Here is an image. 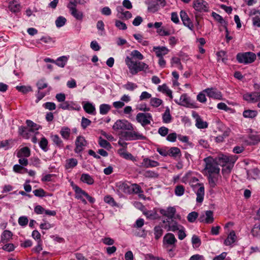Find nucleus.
I'll list each match as a JSON object with an SVG mask.
<instances>
[{"label":"nucleus","instance_id":"nucleus-1","mask_svg":"<svg viewBox=\"0 0 260 260\" xmlns=\"http://www.w3.org/2000/svg\"><path fill=\"white\" fill-rule=\"evenodd\" d=\"M125 62L129 69V72L132 75H136L141 71L146 72V70L149 69L148 65L145 62L134 60L133 58H130L129 56L126 57Z\"/></svg>","mask_w":260,"mask_h":260},{"label":"nucleus","instance_id":"nucleus-2","mask_svg":"<svg viewBox=\"0 0 260 260\" xmlns=\"http://www.w3.org/2000/svg\"><path fill=\"white\" fill-rule=\"evenodd\" d=\"M205 162V171L207 173V175H219L220 168L216 162L214 160V158L209 156L204 159Z\"/></svg>","mask_w":260,"mask_h":260},{"label":"nucleus","instance_id":"nucleus-3","mask_svg":"<svg viewBox=\"0 0 260 260\" xmlns=\"http://www.w3.org/2000/svg\"><path fill=\"white\" fill-rule=\"evenodd\" d=\"M177 242V240L174 235L172 233H168L163 238V247L169 251H172L173 249L176 247Z\"/></svg>","mask_w":260,"mask_h":260},{"label":"nucleus","instance_id":"nucleus-4","mask_svg":"<svg viewBox=\"0 0 260 260\" xmlns=\"http://www.w3.org/2000/svg\"><path fill=\"white\" fill-rule=\"evenodd\" d=\"M236 59L240 63L248 64L254 61L256 55L251 52L238 53Z\"/></svg>","mask_w":260,"mask_h":260},{"label":"nucleus","instance_id":"nucleus-5","mask_svg":"<svg viewBox=\"0 0 260 260\" xmlns=\"http://www.w3.org/2000/svg\"><path fill=\"white\" fill-rule=\"evenodd\" d=\"M128 131L123 132L121 133V137L127 141H134L137 140H144L146 139V137L142 134L133 130H127Z\"/></svg>","mask_w":260,"mask_h":260},{"label":"nucleus","instance_id":"nucleus-6","mask_svg":"<svg viewBox=\"0 0 260 260\" xmlns=\"http://www.w3.org/2000/svg\"><path fill=\"white\" fill-rule=\"evenodd\" d=\"M112 128L116 131L119 130H133V125L126 120H117L112 126Z\"/></svg>","mask_w":260,"mask_h":260},{"label":"nucleus","instance_id":"nucleus-7","mask_svg":"<svg viewBox=\"0 0 260 260\" xmlns=\"http://www.w3.org/2000/svg\"><path fill=\"white\" fill-rule=\"evenodd\" d=\"M237 157L236 156H228L223 154L218 155L214 158L218 165L224 166L230 162H235Z\"/></svg>","mask_w":260,"mask_h":260},{"label":"nucleus","instance_id":"nucleus-8","mask_svg":"<svg viewBox=\"0 0 260 260\" xmlns=\"http://www.w3.org/2000/svg\"><path fill=\"white\" fill-rule=\"evenodd\" d=\"M136 120L142 126H145L150 124L153 120L152 115L149 113H139L136 115Z\"/></svg>","mask_w":260,"mask_h":260},{"label":"nucleus","instance_id":"nucleus-9","mask_svg":"<svg viewBox=\"0 0 260 260\" xmlns=\"http://www.w3.org/2000/svg\"><path fill=\"white\" fill-rule=\"evenodd\" d=\"M162 222L164 223V228L168 231L175 232L182 226L173 218L166 219L164 220Z\"/></svg>","mask_w":260,"mask_h":260},{"label":"nucleus","instance_id":"nucleus-10","mask_svg":"<svg viewBox=\"0 0 260 260\" xmlns=\"http://www.w3.org/2000/svg\"><path fill=\"white\" fill-rule=\"evenodd\" d=\"M192 7L199 12H207L209 9L208 4L204 0H194L193 2Z\"/></svg>","mask_w":260,"mask_h":260},{"label":"nucleus","instance_id":"nucleus-11","mask_svg":"<svg viewBox=\"0 0 260 260\" xmlns=\"http://www.w3.org/2000/svg\"><path fill=\"white\" fill-rule=\"evenodd\" d=\"M191 115L195 120V125L197 128L199 129H204L208 127V122L204 121L197 112L192 111Z\"/></svg>","mask_w":260,"mask_h":260},{"label":"nucleus","instance_id":"nucleus-12","mask_svg":"<svg viewBox=\"0 0 260 260\" xmlns=\"http://www.w3.org/2000/svg\"><path fill=\"white\" fill-rule=\"evenodd\" d=\"M198 179L191 176V173H187L182 178V181L184 183L188 182L193 190H196L199 184L202 183H198Z\"/></svg>","mask_w":260,"mask_h":260},{"label":"nucleus","instance_id":"nucleus-13","mask_svg":"<svg viewBox=\"0 0 260 260\" xmlns=\"http://www.w3.org/2000/svg\"><path fill=\"white\" fill-rule=\"evenodd\" d=\"M207 96L210 98L215 100H221L222 99V95L221 92L215 88H208L203 90Z\"/></svg>","mask_w":260,"mask_h":260},{"label":"nucleus","instance_id":"nucleus-14","mask_svg":"<svg viewBox=\"0 0 260 260\" xmlns=\"http://www.w3.org/2000/svg\"><path fill=\"white\" fill-rule=\"evenodd\" d=\"M87 143L84 137L83 136H78L75 141V148L74 151L76 153H79L82 152L84 147L86 146Z\"/></svg>","mask_w":260,"mask_h":260},{"label":"nucleus","instance_id":"nucleus-15","mask_svg":"<svg viewBox=\"0 0 260 260\" xmlns=\"http://www.w3.org/2000/svg\"><path fill=\"white\" fill-rule=\"evenodd\" d=\"M180 17L184 25L187 27L190 30L192 31L193 30V24L187 13L184 10L180 11Z\"/></svg>","mask_w":260,"mask_h":260},{"label":"nucleus","instance_id":"nucleus-16","mask_svg":"<svg viewBox=\"0 0 260 260\" xmlns=\"http://www.w3.org/2000/svg\"><path fill=\"white\" fill-rule=\"evenodd\" d=\"M115 186L118 191L126 194H131V185L128 182L119 181L116 183Z\"/></svg>","mask_w":260,"mask_h":260},{"label":"nucleus","instance_id":"nucleus-17","mask_svg":"<svg viewBox=\"0 0 260 260\" xmlns=\"http://www.w3.org/2000/svg\"><path fill=\"white\" fill-rule=\"evenodd\" d=\"M175 102L178 105L186 107H191L193 106V104L191 103L190 98L187 95V94H182L179 99V101L175 100Z\"/></svg>","mask_w":260,"mask_h":260},{"label":"nucleus","instance_id":"nucleus-18","mask_svg":"<svg viewBox=\"0 0 260 260\" xmlns=\"http://www.w3.org/2000/svg\"><path fill=\"white\" fill-rule=\"evenodd\" d=\"M198 188L194 190L197 194L196 201L197 203H202L204 200L205 195V188L203 184H199Z\"/></svg>","mask_w":260,"mask_h":260},{"label":"nucleus","instance_id":"nucleus-19","mask_svg":"<svg viewBox=\"0 0 260 260\" xmlns=\"http://www.w3.org/2000/svg\"><path fill=\"white\" fill-rule=\"evenodd\" d=\"M159 212L163 216L167 217V219H170L174 217L176 210L175 208L173 207H169L166 209H160Z\"/></svg>","mask_w":260,"mask_h":260},{"label":"nucleus","instance_id":"nucleus-20","mask_svg":"<svg viewBox=\"0 0 260 260\" xmlns=\"http://www.w3.org/2000/svg\"><path fill=\"white\" fill-rule=\"evenodd\" d=\"M153 51H154L157 57H163L167 54L169 50L165 46H154L153 47Z\"/></svg>","mask_w":260,"mask_h":260},{"label":"nucleus","instance_id":"nucleus-21","mask_svg":"<svg viewBox=\"0 0 260 260\" xmlns=\"http://www.w3.org/2000/svg\"><path fill=\"white\" fill-rule=\"evenodd\" d=\"M83 108L85 112L89 114L92 115L96 114V109L94 105L89 102L83 103Z\"/></svg>","mask_w":260,"mask_h":260},{"label":"nucleus","instance_id":"nucleus-22","mask_svg":"<svg viewBox=\"0 0 260 260\" xmlns=\"http://www.w3.org/2000/svg\"><path fill=\"white\" fill-rule=\"evenodd\" d=\"M31 128L27 126H21L19 127L18 133L23 138L28 139L29 138L30 133H34L35 131L31 129Z\"/></svg>","mask_w":260,"mask_h":260},{"label":"nucleus","instance_id":"nucleus-23","mask_svg":"<svg viewBox=\"0 0 260 260\" xmlns=\"http://www.w3.org/2000/svg\"><path fill=\"white\" fill-rule=\"evenodd\" d=\"M13 233L9 230H5L1 235V243H6L12 238Z\"/></svg>","mask_w":260,"mask_h":260},{"label":"nucleus","instance_id":"nucleus-24","mask_svg":"<svg viewBox=\"0 0 260 260\" xmlns=\"http://www.w3.org/2000/svg\"><path fill=\"white\" fill-rule=\"evenodd\" d=\"M236 235L234 231H232L228 235L227 238L224 241L226 246H230L236 241Z\"/></svg>","mask_w":260,"mask_h":260},{"label":"nucleus","instance_id":"nucleus-25","mask_svg":"<svg viewBox=\"0 0 260 260\" xmlns=\"http://www.w3.org/2000/svg\"><path fill=\"white\" fill-rule=\"evenodd\" d=\"M30 155V151L28 147L21 148L17 153V157H28Z\"/></svg>","mask_w":260,"mask_h":260},{"label":"nucleus","instance_id":"nucleus-26","mask_svg":"<svg viewBox=\"0 0 260 260\" xmlns=\"http://www.w3.org/2000/svg\"><path fill=\"white\" fill-rule=\"evenodd\" d=\"M168 155L174 158H176L181 156V151L178 147H172L169 149Z\"/></svg>","mask_w":260,"mask_h":260},{"label":"nucleus","instance_id":"nucleus-27","mask_svg":"<svg viewBox=\"0 0 260 260\" xmlns=\"http://www.w3.org/2000/svg\"><path fill=\"white\" fill-rule=\"evenodd\" d=\"M69 10L71 15L77 20H82L83 18V14L82 12L78 11L76 8H70Z\"/></svg>","mask_w":260,"mask_h":260},{"label":"nucleus","instance_id":"nucleus-28","mask_svg":"<svg viewBox=\"0 0 260 260\" xmlns=\"http://www.w3.org/2000/svg\"><path fill=\"white\" fill-rule=\"evenodd\" d=\"M80 180L88 185H92L94 183L93 178L88 174L83 173L80 177Z\"/></svg>","mask_w":260,"mask_h":260},{"label":"nucleus","instance_id":"nucleus-29","mask_svg":"<svg viewBox=\"0 0 260 260\" xmlns=\"http://www.w3.org/2000/svg\"><path fill=\"white\" fill-rule=\"evenodd\" d=\"M219 175H207L208 180L210 186L214 188L217 185Z\"/></svg>","mask_w":260,"mask_h":260},{"label":"nucleus","instance_id":"nucleus-30","mask_svg":"<svg viewBox=\"0 0 260 260\" xmlns=\"http://www.w3.org/2000/svg\"><path fill=\"white\" fill-rule=\"evenodd\" d=\"M158 90L160 92H162L163 93L167 94L170 98L172 99V92L169 88V87L166 84H164L162 85L158 86Z\"/></svg>","mask_w":260,"mask_h":260},{"label":"nucleus","instance_id":"nucleus-31","mask_svg":"<svg viewBox=\"0 0 260 260\" xmlns=\"http://www.w3.org/2000/svg\"><path fill=\"white\" fill-rule=\"evenodd\" d=\"M73 188L76 193V198L78 199H82L83 196L85 197L86 192L76 185H73Z\"/></svg>","mask_w":260,"mask_h":260},{"label":"nucleus","instance_id":"nucleus-32","mask_svg":"<svg viewBox=\"0 0 260 260\" xmlns=\"http://www.w3.org/2000/svg\"><path fill=\"white\" fill-rule=\"evenodd\" d=\"M143 164L146 168L155 167L159 166V163L155 160L145 158L143 159Z\"/></svg>","mask_w":260,"mask_h":260},{"label":"nucleus","instance_id":"nucleus-33","mask_svg":"<svg viewBox=\"0 0 260 260\" xmlns=\"http://www.w3.org/2000/svg\"><path fill=\"white\" fill-rule=\"evenodd\" d=\"M78 164V160L74 158L68 159L66 160L65 168L66 169H72Z\"/></svg>","mask_w":260,"mask_h":260},{"label":"nucleus","instance_id":"nucleus-34","mask_svg":"<svg viewBox=\"0 0 260 260\" xmlns=\"http://www.w3.org/2000/svg\"><path fill=\"white\" fill-rule=\"evenodd\" d=\"M60 134L64 139L68 140L71 135V129L68 127L63 126L60 131Z\"/></svg>","mask_w":260,"mask_h":260},{"label":"nucleus","instance_id":"nucleus-35","mask_svg":"<svg viewBox=\"0 0 260 260\" xmlns=\"http://www.w3.org/2000/svg\"><path fill=\"white\" fill-rule=\"evenodd\" d=\"M52 140L53 143L58 148H63L64 144L61 138L57 135H54L51 136Z\"/></svg>","mask_w":260,"mask_h":260},{"label":"nucleus","instance_id":"nucleus-36","mask_svg":"<svg viewBox=\"0 0 260 260\" xmlns=\"http://www.w3.org/2000/svg\"><path fill=\"white\" fill-rule=\"evenodd\" d=\"M257 115V112L256 110H246L243 112V116L246 118H254Z\"/></svg>","mask_w":260,"mask_h":260},{"label":"nucleus","instance_id":"nucleus-37","mask_svg":"<svg viewBox=\"0 0 260 260\" xmlns=\"http://www.w3.org/2000/svg\"><path fill=\"white\" fill-rule=\"evenodd\" d=\"M68 60V57L66 56H62L58 57L56 60H55L54 63L60 68H63L66 66Z\"/></svg>","mask_w":260,"mask_h":260},{"label":"nucleus","instance_id":"nucleus-38","mask_svg":"<svg viewBox=\"0 0 260 260\" xmlns=\"http://www.w3.org/2000/svg\"><path fill=\"white\" fill-rule=\"evenodd\" d=\"M129 58H133L134 60L138 59L141 60L143 59L144 56L143 54L138 50H134L131 52Z\"/></svg>","mask_w":260,"mask_h":260},{"label":"nucleus","instance_id":"nucleus-39","mask_svg":"<svg viewBox=\"0 0 260 260\" xmlns=\"http://www.w3.org/2000/svg\"><path fill=\"white\" fill-rule=\"evenodd\" d=\"M9 8L11 12L16 13L20 11V5L16 1L10 2Z\"/></svg>","mask_w":260,"mask_h":260},{"label":"nucleus","instance_id":"nucleus-40","mask_svg":"<svg viewBox=\"0 0 260 260\" xmlns=\"http://www.w3.org/2000/svg\"><path fill=\"white\" fill-rule=\"evenodd\" d=\"M100 113L101 115L107 114L111 110V106L109 104H103L100 106Z\"/></svg>","mask_w":260,"mask_h":260},{"label":"nucleus","instance_id":"nucleus-41","mask_svg":"<svg viewBox=\"0 0 260 260\" xmlns=\"http://www.w3.org/2000/svg\"><path fill=\"white\" fill-rule=\"evenodd\" d=\"M212 17L216 20L217 22L220 23L223 27H225L227 26V22L223 19V18L218 14L215 12H212Z\"/></svg>","mask_w":260,"mask_h":260},{"label":"nucleus","instance_id":"nucleus-42","mask_svg":"<svg viewBox=\"0 0 260 260\" xmlns=\"http://www.w3.org/2000/svg\"><path fill=\"white\" fill-rule=\"evenodd\" d=\"M234 163L235 162H231L230 163L226 164L224 166H222L223 167L222 169V172L224 175H229L231 173L233 168Z\"/></svg>","mask_w":260,"mask_h":260},{"label":"nucleus","instance_id":"nucleus-43","mask_svg":"<svg viewBox=\"0 0 260 260\" xmlns=\"http://www.w3.org/2000/svg\"><path fill=\"white\" fill-rule=\"evenodd\" d=\"M164 231L162 228L159 225L155 226L154 228V238L158 240L162 235Z\"/></svg>","mask_w":260,"mask_h":260},{"label":"nucleus","instance_id":"nucleus-44","mask_svg":"<svg viewBox=\"0 0 260 260\" xmlns=\"http://www.w3.org/2000/svg\"><path fill=\"white\" fill-rule=\"evenodd\" d=\"M13 170L14 172H15L16 173H19V174H24L27 172V169L24 167L20 165H15L13 166Z\"/></svg>","mask_w":260,"mask_h":260},{"label":"nucleus","instance_id":"nucleus-45","mask_svg":"<svg viewBox=\"0 0 260 260\" xmlns=\"http://www.w3.org/2000/svg\"><path fill=\"white\" fill-rule=\"evenodd\" d=\"M172 117L170 114V109L167 108L165 113L162 115V121L165 123H169L171 121Z\"/></svg>","mask_w":260,"mask_h":260},{"label":"nucleus","instance_id":"nucleus-46","mask_svg":"<svg viewBox=\"0 0 260 260\" xmlns=\"http://www.w3.org/2000/svg\"><path fill=\"white\" fill-rule=\"evenodd\" d=\"M131 194L135 193L138 194L139 193H143V190L139 185L136 183L132 184L131 185Z\"/></svg>","mask_w":260,"mask_h":260},{"label":"nucleus","instance_id":"nucleus-47","mask_svg":"<svg viewBox=\"0 0 260 260\" xmlns=\"http://www.w3.org/2000/svg\"><path fill=\"white\" fill-rule=\"evenodd\" d=\"M206 219L205 223H211L214 221L213 212L211 210H207L205 212Z\"/></svg>","mask_w":260,"mask_h":260},{"label":"nucleus","instance_id":"nucleus-48","mask_svg":"<svg viewBox=\"0 0 260 260\" xmlns=\"http://www.w3.org/2000/svg\"><path fill=\"white\" fill-rule=\"evenodd\" d=\"M48 142L47 139L44 137H42L41 139V141L39 142V146L40 148L45 152H46L48 150Z\"/></svg>","mask_w":260,"mask_h":260},{"label":"nucleus","instance_id":"nucleus-49","mask_svg":"<svg viewBox=\"0 0 260 260\" xmlns=\"http://www.w3.org/2000/svg\"><path fill=\"white\" fill-rule=\"evenodd\" d=\"M104 201L105 203L110 205L113 207L117 206V204L115 201L114 198L110 195L105 196L104 198Z\"/></svg>","mask_w":260,"mask_h":260},{"label":"nucleus","instance_id":"nucleus-50","mask_svg":"<svg viewBox=\"0 0 260 260\" xmlns=\"http://www.w3.org/2000/svg\"><path fill=\"white\" fill-rule=\"evenodd\" d=\"M172 66H176V67L179 70H183V66H182L180 59L178 57H174L171 60Z\"/></svg>","mask_w":260,"mask_h":260},{"label":"nucleus","instance_id":"nucleus-51","mask_svg":"<svg viewBox=\"0 0 260 260\" xmlns=\"http://www.w3.org/2000/svg\"><path fill=\"white\" fill-rule=\"evenodd\" d=\"M99 144L101 147L104 148L109 149L111 147L110 143L107 140L103 139L101 137L99 139Z\"/></svg>","mask_w":260,"mask_h":260},{"label":"nucleus","instance_id":"nucleus-52","mask_svg":"<svg viewBox=\"0 0 260 260\" xmlns=\"http://www.w3.org/2000/svg\"><path fill=\"white\" fill-rule=\"evenodd\" d=\"M16 89L24 94L27 93L29 91H32V88L30 86H17L16 87Z\"/></svg>","mask_w":260,"mask_h":260},{"label":"nucleus","instance_id":"nucleus-53","mask_svg":"<svg viewBox=\"0 0 260 260\" xmlns=\"http://www.w3.org/2000/svg\"><path fill=\"white\" fill-rule=\"evenodd\" d=\"M67 19L63 16L58 17L56 21L55 24L57 27H61L63 26L66 23Z\"/></svg>","mask_w":260,"mask_h":260},{"label":"nucleus","instance_id":"nucleus-54","mask_svg":"<svg viewBox=\"0 0 260 260\" xmlns=\"http://www.w3.org/2000/svg\"><path fill=\"white\" fill-rule=\"evenodd\" d=\"M198 217V213L197 212L193 211L189 213L187 217V220L191 223L196 221Z\"/></svg>","mask_w":260,"mask_h":260},{"label":"nucleus","instance_id":"nucleus-55","mask_svg":"<svg viewBox=\"0 0 260 260\" xmlns=\"http://www.w3.org/2000/svg\"><path fill=\"white\" fill-rule=\"evenodd\" d=\"M250 144L255 145L260 142V135H251L249 137Z\"/></svg>","mask_w":260,"mask_h":260},{"label":"nucleus","instance_id":"nucleus-56","mask_svg":"<svg viewBox=\"0 0 260 260\" xmlns=\"http://www.w3.org/2000/svg\"><path fill=\"white\" fill-rule=\"evenodd\" d=\"M123 87L126 90L129 91H133L138 87L136 84L131 82H127L126 84L123 85Z\"/></svg>","mask_w":260,"mask_h":260},{"label":"nucleus","instance_id":"nucleus-57","mask_svg":"<svg viewBox=\"0 0 260 260\" xmlns=\"http://www.w3.org/2000/svg\"><path fill=\"white\" fill-rule=\"evenodd\" d=\"M252 235L256 237H260V224L254 225L251 230Z\"/></svg>","mask_w":260,"mask_h":260},{"label":"nucleus","instance_id":"nucleus-58","mask_svg":"<svg viewBox=\"0 0 260 260\" xmlns=\"http://www.w3.org/2000/svg\"><path fill=\"white\" fill-rule=\"evenodd\" d=\"M191 242L193 246L196 247H199L201 244V241L200 239L197 235H193L191 238Z\"/></svg>","mask_w":260,"mask_h":260},{"label":"nucleus","instance_id":"nucleus-59","mask_svg":"<svg viewBox=\"0 0 260 260\" xmlns=\"http://www.w3.org/2000/svg\"><path fill=\"white\" fill-rule=\"evenodd\" d=\"M26 123L27 124V126L29 128H31V129L34 131H36L39 129V125L33 122L31 120H27L26 121Z\"/></svg>","mask_w":260,"mask_h":260},{"label":"nucleus","instance_id":"nucleus-60","mask_svg":"<svg viewBox=\"0 0 260 260\" xmlns=\"http://www.w3.org/2000/svg\"><path fill=\"white\" fill-rule=\"evenodd\" d=\"M19 224L21 226H25L28 223V218L25 216H20L18 220Z\"/></svg>","mask_w":260,"mask_h":260},{"label":"nucleus","instance_id":"nucleus-61","mask_svg":"<svg viewBox=\"0 0 260 260\" xmlns=\"http://www.w3.org/2000/svg\"><path fill=\"white\" fill-rule=\"evenodd\" d=\"M162 102L161 100L156 98H151L150 100L151 105L154 107H158L162 104Z\"/></svg>","mask_w":260,"mask_h":260},{"label":"nucleus","instance_id":"nucleus-62","mask_svg":"<svg viewBox=\"0 0 260 260\" xmlns=\"http://www.w3.org/2000/svg\"><path fill=\"white\" fill-rule=\"evenodd\" d=\"M91 123V120L86 118L84 117H83L81 119V125L83 129L86 128L88 126H89Z\"/></svg>","mask_w":260,"mask_h":260},{"label":"nucleus","instance_id":"nucleus-63","mask_svg":"<svg viewBox=\"0 0 260 260\" xmlns=\"http://www.w3.org/2000/svg\"><path fill=\"white\" fill-rule=\"evenodd\" d=\"M184 187L183 185H179L176 186L175 189V192L177 196H181L184 193Z\"/></svg>","mask_w":260,"mask_h":260},{"label":"nucleus","instance_id":"nucleus-64","mask_svg":"<svg viewBox=\"0 0 260 260\" xmlns=\"http://www.w3.org/2000/svg\"><path fill=\"white\" fill-rule=\"evenodd\" d=\"M252 23L254 26L260 27V12L252 18Z\"/></svg>","mask_w":260,"mask_h":260}]
</instances>
